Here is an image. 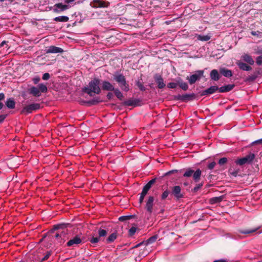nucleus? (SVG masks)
<instances>
[{
	"mask_svg": "<svg viewBox=\"0 0 262 262\" xmlns=\"http://www.w3.org/2000/svg\"><path fill=\"white\" fill-rule=\"evenodd\" d=\"M201 170L200 169H197L192 174L193 180L195 182H198L200 179L201 176Z\"/></svg>",
	"mask_w": 262,
	"mask_h": 262,
	"instance_id": "27",
	"label": "nucleus"
},
{
	"mask_svg": "<svg viewBox=\"0 0 262 262\" xmlns=\"http://www.w3.org/2000/svg\"><path fill=\"white\" fill-rule=\"evenodd\" d=\"M6 105L9 109H13L15 107V102L13 98L7 99L6 101Z\"/></svg>",
	"mask_w": 262,
	"mask_h": 262,
	"instance_id": "25",
	"label": "nucleus"
},
{
	"mask_svg": "<svg viewBox=\"0 0 262 262\" xmlns=\"http://www.w3.org/2000/svg\"><path fill=\"white\" fill-rule=\"evenodd\" d=\"M209 75L210 79L213 81H218L221 78L219 72L216 69L211 70Z\"/></svg>",
	"mask_w": 262,
	"mask_h": 262,
	"instance_id": "19",
	"label": "nucleus"
},
{
	"mask_svg": "<svg viewBox=\"0 0 262 262\" xmlns=\"http://www.w3.org/2000/svg\"><path fill=\"white\" fill-rule=\"evenodd\" d=\"M40 108V104L37 103H33L25 106L22 112L26 114L31 113L33 111H36Z\"/></svg>",
	"mask_w": 262,
	"mask_h": 262,
	"instance_id": "9",
	"label": "nucleus"
},
{
	"mask_svg": "<svg viewBox=\"0 0 262 262\" xmlns=\"http://www.w3.org/2000/svg\"><path fill=\"white\" fill-rule=\"evenodd\" d=\"M223 200V196H216L210 199V202L212 204H216L221 202Z\"/></svg>",
	"mask_w": 262,
	"mask_h": 262,
	"instance_id": "32",
	"label": "nucleus"
},
{
	"mask_svg": "<svg viewBox=\"0 0 262 262\" xmlns=\"http://www.w3.org/2000/svg\"><path fill=\"white\" fill-rule=\"evenodd\" d=\"M70 7V6L68 5L63 4L62 3H57L54 5L53 11L55 13H59L69 9Z\"/></svg>",
	"mask_w": 262,
	"mask_h": 262,
	"instance_id": "10",
	"label": "nucleus"
},
{
	"mask_svg": "<svg viewBox=\"0 0 262 262\" xmlns=\"http://www.w3.org/2000/svg\"><path fill=\"white\" fill-rule=\"evenodd\" d=\"M145 245V241H143L141 243H140L139 244H137L135 247H139L142 245Z\"/></svg>",
	"mask_w": 262,
	"mask_h": 262,
	"instance_id": "61",
	"label": "nucleus"
},
{
	"mask_svg": "<svg viewBox=\"0 0 262 262\" xmlns=\"http://www.w3.org/2000/svg\"><path fill=\"white\" fill-rule=\"evenodd\" d=\"M69 20V17L62 15L56 17L54 18V20L57 22H63L66 23Z\"/></svg>",
	"mask_w": 262,
	"mask_h": 262,
	"instance_id": "29",
	"label": "nucleus"
},
{
	"mask_svg": "<svg viewBox=\"0 0 262 262\" xmlns=\"http://www.w3.org/2000/svg\"><path fill=\"white\" fill-rule=\"evenodd\" d=\"M101 240V238H100V237L98 236H93L92 237H90L89 238V241L93 244H97L98 243V242H99Z\"/></svg>",
	"mask_w": 262,
	"mask_h": 262,
	"instance_id": "36",
	"label": "nucleus"
},
{
	"mask_svg": "<svg viewBox=\"0 0 262 262\" xmlns=\"http://www.w3.org/2000/svg\"><path fill=\"white\" fill-rule=\"evenodd\" d=\"M146 195L145 194L141 192L140 193V198H139V203L140 204H141L143 203V200H144V197Z\"/></svg>",
	"mask_w": 262,
	"mask_h": 262,
	"instance_id": "54",
	"label": "nucleus"
},
{
	"mask_svg": "<svg viewBox=\"0 0 262 262\" xmlns=\"http://www.w3.org/2000/svg\"><path fill=\"white\" fill-rule=\"evenodd\" d=\"M8 42V41L4 40L0 44V47H3L5 45H6Z\"/></svg>",
	"mask_w": 262,
	"mask_h": 262,
	"instance_id": "62",
	"label": "nucleus"
},
{
	"mask_svg": "<svg viewBox=\"0 0 262 262\" xmlns=\"http://www.w3.org/2000/svg\"><path fill=\"white\" fill-rule=\"evenodd\" d=\"M155 80L157 84V86L159 89H163L165 87V84L164 82L163 79L161 75L160 74H156L154 76Z\"/></svg>",
	"mask_w": 262,
	"mask_h": 262,
	"instance_id": "18",
	"label": "nucleus"
},
{
	"mask_svg": "<svg viewBox=\"0 0 262 262\" xmlns=\"http://www.w3.org/2000/svg\"><path fill=\"white\" fill-rule=\"evenodd\" d=\"M177 81L179 83V86L184 91H187L188 89V84L187 82H184L181 78H178Z\"/></svg>",
	"mask_w": 262,
	"mask_h": 262,
	"instance_id": "24",
	"label": "nucleus"
},
{
	"mask_svg": "<svg viewBox=\"0 0 262 262\" xmlns=\"http://www.w3.org/2000/svg\"><path fill=\"white\" fill-rule=\"evenodd\" d=\"M230 174H231V176L234 177H236L237 176H238V170H234L233 171H231V170H230Z\"/></svg>",
	"mask_w": 262,
	"mask_h": 262,
	"instance_id": "53",
	"label": "nucleus"
},
{
	"mask_svg": "<svg viewBox=\"0 0 262 262\" xmlns=\"http://www.w3.org/2000/svg\"><path fill=\"white\" fill-rule=\"evenodd\" d=\"M67 227L66 224H58L54 226L55 229H58L60 228H64Z\"/></svg>",
	"mask_w": 262,
	"mask_h": 262,
	"instance_id": "49",
	"label": "nucleus"
},
{
	"mask_svg": "<svg viewBox=\"0 0 262 262\" xmlns=\"http://www.w3.org/2000/svg\"><path fill=\"white\" fill-rule=\"evenodd\" d=\"M171 190L172 194L177 200L184 198V194L181 193V188L180 186H174L172 187Z\"/></svg>",
	"mask_w": 262,
	"mask_h": 262,
	"instance_id": "12",
	"label": "nucleus"
},
{
	"mask_svg": "<svg viewBox=\"0 0 262 262\" xmlns=\"http://www.w3.org/2000/svg\"><path fill=\"white\" fill-rule=\"evenodd\" d=\"M101 79L98 77H95L91 80L86 86L82 89V91L88 94L90 96H93L94 94H99L101 92L100 84H101Z\"/></svg>",
	"mask_w": 262,
	"mask_h": 262,
	"instance_id": "1",
	"label": "nucleus"
},
{
	"mask_svg": "<svg viewBox=\"0 0 262 262\" xmlns=\"http://www.w3.org/2000/svg\"><path fill=\"white\" fill-rule=\"evenodd\" d=\"M113 79L118 84L122 91L125 92H127L129 91V85L123 74L116 73L114 75Z\"/></svg>",
	"mask_w": 262,
	"mask_h": 262,
	"instance_id": "3",
	"label": "nucleus"
},
{
	"mask_svg": "<svg viewBox=\"0 0 262 262\" xmlns=\"http://www.w3.org/2000/svg\"><path fill=\"white\" fill-rule=\"evenodd\" d=\"M227 161H228V160H227V158H225V157L222 158L219 160V164L220 165H223L225 164V163H226Z\"/></svg>",
	"mask_w": 262,
	"mask_h": 262,
	"instance_id": "47",
	"label": "nucleus"
},
{
	"mask_svg": "<svg viewBox=\"0 0 262 262\" xmlns=\"http://www.w3.org/2000/svg\"><path fill=\"white\" fill-rule=\"evenodd\" d=\"M51 251H47L45 255L41 259V261H43L47 260L51 255Z\"/></svg>",
	"mask_w": 262,
	"mask_h": 262,
	"instance_id": "42",
	"label": "nucleus"
},
{
	"mask_svg": "<svg viewBox=\"0 0 262 262\" xmlns=\"http://www.w3.org/2000/svg\"><path fill=\"white\" fill-rule=\"evenodd\" d=\"M259 227H256L250 229H239L238 232L241 234H247L255 232L256 231Z\"/></svg>",
	"mask_w": 262,
	"mask_h": 262,
	"instance_id": "26",
	"label": "nucleus"
},
{
	"mask_svg": "<svg viewBox=\"0 0 262 262\" xmlns=\"http://www.w3.org/2000/svg\"><path fill=\"white\" fill-rule=\"evenodd\" d=\"M255 158V155L253 153H250L245 157L238 159L235 161L237 165L242 166L245 164H251Z\"/></svg>",
	"mask_w": 262,
	"mask_h": 262,
	"instance_id": "5",
	"label": "nucleus"
},
{
	"mask_svg": "<svg viewBox=\"0 0 262 262\" xmlns=\"http://www.w3.org/2000/svg\"><path fill=\"white\" fill-rule=\"evenodd\" d=\"M101 102V99L99 97H96L94 98L93 99L88 101L86 103L89 104V105H96L99 103Z\"/></svg>",
	"mask_w": 262,
	"mask_h": 262,
	"instance_id": "31",
	"label": "nucleus"
},
{
	"mask_svg": "<svg viewBox=\"0 0 262 262\" xmlns=\"http://www.w3.org/2000/svg\"><path fill=\"white\" fill-rule=\"evenodd\" d=\"M220 72L221 74L224 75L226 77H231L232 76L233 74L232 71L226 68H221L220 70Z\"/></svg>",
	"mask_w": 262,
	"mask_h": 262,
	"instance_id": "23",
	"label": "nucleus"
},
{
	"mask_svg": "<svg viewBox=\"0 0 262 262\" xmlns=\"http://www.w3.org/2000/svg\"><path fill=\"white\" fill-rule=\"evenodd\" d=\"M256 63L257 66H260L262 64V55L257 56L255 59Z\"/></svg>",
	"mask_w": 262,
	"mask_h": 262,
	"instance_id": "43",
	"label": "nucleus"
},
{
	"mask_svg": "<svg viewBox=\"0 0 262 262\" xmlns=\"http://www.w3.org/2000/svg\"><path fill=\"white\" fill-rule=\"evenodd\" d=\"M176 81V82H169L167 85V88L169 89L176 88L178 86V85H179V83L177 82V80Z\"/></svg>",
	"mask_w": 262,
	"mask_h": 262,
	"instance_id": "40",
	"label": "nucleus"
},
{
	"mask_svg": "<svg viewBox=\"0 0 262 262\" xmlns=\"http://www.w3.org/2000/svg\"><path fill=\"white\" fill-rule=\"evenodd\" d=\"M157 238H158L157 235H155L149 237L146 241H145V245L147 246V245H148L154 243L156 241Z\"/></svg>",
	"mask_w": 262,
	"mask_h": 262,
	"instance_id": "33",
	"label": "nucleus"
},
{
	"mask_svg": "<svg viewBox=\"0 0 262 262\" xmlns=\"http://www.w3.org/2000/svg\"><path fill=\"white\" fill-rule=\"evenodd\" d=\"M134 217V215H124L120 216L118 220L120 222H126L128 220L133 219Z\"/></svg>",
	"mask_w": 262,
	"mask_h": 262,
	"instance_id": "34",
	"label": "nucleus"
},
{
	"mask_svg": "<svg viewBox=\"0 0 262 262\" xmlns=\"http://www.w3.org/2000/svg\"><path fill=\"white\" fill-rule=\"evenodd\" d=\"M241 60L236 62L239 69L244 71H250L252 70L251 66L254 63V60L252 56L248 54L244 53L241 57Z\"/></svg>",
	"mask_w": 262,
	"mask_h": 262,
	"instance_id": "2",
	"label": "nucleus"
},
{
	"mask_svg": "<svg viewBox=\"0 0 262 262\" xmlns=\"http://www.w3.org/2000/svg\"><path fill=\"white\" fill-rule=\"evenodd\" d=\"M251 34L253 36H256L259 38L262 37V32L259 31H251Z\"/></svg>",
	"mask_w": 262,
	"mask_h": 262,
	"instance_id": "46",
	"label": "nucleus"
},
{
	"mask_svg": "<svg viewBox=\"0 0 262 262\" xmlns=\"http://www.w3.org/2000/svg\"><path fill=\"white\" fill-rule=\"evenodd\" d=\"M156 178L153 179L149 181L143 188L142 191L141 192L147 194L148 191L151 187L152 185L155 183L156 182Z\"/></svg>",
	"mask_w": 262,
	"mask_h": 262,
	"instance_id": "20",
	"label": "nucleus"
},
{
	"mask_svg": "<svg viewBox=\"0 0 262 262\" xmlns=\"http://www.w3.org/2000/svg\"><path fill=\"white\" fill-rule=\"evenodd\" d=\"M235 86L233 84H229L219 88V92L220 93H226L231 91Z\"/></svg>",
	"mask_w": 262,
	"mask_h": 262,
	"instance_id": "21",
	"label": "nucleus"
},
{
	"mask_svg": "<svg viewBox=\"0 0 262 262\" xmlns=\"http://www.w3.org/2000/svg\"><path fill=\"white\" fill-rule=\"evenodd\" d=\"M117 233L114 232L112 233L106 239V242L107 243H111L113 242L117 238Z\"/></svg>",
	"mask_w": 262,
	"mask_h": 262,
	"instance_id": "35",
	"label": "nucleus"
},
{
	"mask_svg": "<svg viewBox=\"0 0 262 262\" xmlns=\"http://www.w3.org/2000/svg\"><path fill=\"white\" fill-rule=\"evenodd\" d=\"M40 77L39 76H35L32 78V81L35 84H37L40 81Z\"/></svg>",
	"mask_w": 262,
	"mask_h": 262,
	"instance_id": "52",
	"label": "nucleus"
},
{
	"mask_svg": "<svg viewBox=\"0 0 262 262\" xmlns=\"http://www.w3.org/2000/svg\"><path fill=\"white\" fill-rule=\"evenodd\" d=\"M50 78V75L48 73H45L42 77L43 80H47Z\"/></svg>",
	"mask_w": 262,
	"mask_h": 262,
	"instance_id": "51",
	"label": "nucleus"
},
{
	"mask_svg": "<svg viewBox=\"0 0 262 262\" xmlns=\"http://www.w3.org/2000/svg\"><path fill=\"white\" fill-rule=\"evenodd\" d=\"M169 194V191L168 190H165L161 195V199L165 200L166 199Z\"/></svg>",
	"mask_w": 262,
	"mask_h": 262,
	"instance_id": "44",
	"label": "nucleus"
},
{
	"mask_svg": "<svg viewBox=\"0 0 262 262\" xmlns=\"http://www.w3.org/2000/svg\"><path fill=\"white\" fill-rule=\"evenodd\" d=\"M66 234L64 231H62L61 233H57L55 235L56 238L58 240V242L60 244L63 243L64 240L62 238Z\"/></svg>",
	"mask_w": 262,
	"mask_h": 262,
	"instance_id": "28",
	"label": "nucleus"
},
{
	"mask_svg": "<svg viewBox=\"0 0 262 262\" xmlns=\"http://www.w3.org/2000/svg\"><path fill=\"white\" fill-rule=\"evenodd\" d=\"M81 243V238L79 235H77L67 242V246L68 247H71L74 245H79Z\"/></svg>",
	"mask_w": 262,
	"mask_h": 262,
	"instance_id": "15",
	"label": "nucleus"
},
{
	"mask_svg": "<svg viewBox=\"0 0 262 262\" xmlns=\"http://www.w3.org/2000/svg\"><path fill=\"white\" fill-rule=\"evenodd\" d=\"M92 7L97 8H107L110 5V3L102 0H93L92 3Z\"/></svg>",
	"mask_w": 262,
	"mask_h": 262,
	"instance_id": "11",
	"label": "nucleus"
},
{
	"mask_svg": "<svg viewBox=\"0 0 262 262\" xmlns=\"http://www.w3.org/2000/svg\"><path fill=\"white\" fill-rule=\"evenodd\" d=\"M102 89L104 91H113L115 88L113 85L108 81L103 80L101 82Z\"/></svg>",
	"mask_w": 262,
	"mask_h": 262,
	"instance_id": "17",
	"label": "nucleus"
},
{
	"mask_svg": "<svg viewBox=\"0 0 262 262\" xmlns=\"http://www.w3.org/2000/svg\"><path fill=\"white\" fill-rule=\"evenodd\" d=\"M195 98L194 93L185 94L183 95L178 94L174 96L176 100L181 101L182 102H187L194 100Z\"/></svg>",
	"mask_w": 262,
	"mask_h": 262,
	"instance_id": "6",
	"label": "nucleus"
},
{
	"mask_svg": "<svg viewBox=\"0 0 262 262\" xmlns=\"http://www.w3.org/2000/svg\"><path fill=\"white\" fill-rule=\"evenodd\" d=\"M28 91L30 94L39 97L41 95V93H46L48 91V88L45 84L41 83H39L37 86H31Z\"/></svg>",
	"mask_w": 262,
	"mask_h": 262,
	"instance_id": "4",
	"label": "nucleus"
},
{
	"mask_svg": "<svg viewBox=\"0 0 262 262\" xmlns=\"http://www.w3.org/2000/svg\"><path fill=\"white\" fill-rule=\"evenodd\" d=\"M177 170H171V171H169L168 172H167L166 173H165V176H167V175H169L172 173H173V172H177Z\"/></svg>",
	"mask_w": 262,
	"mask_h": 262,
	"instance_id": "59",
	"label": "nucleus"
},
{
	"mask_svg": "<svg viewBox=\"0 0 262 262\" xmlns=\"http://www.w3.org/2000/svg\"><path fill=\"white\" fill-rule=\"evenodd\" d=\"M46 53H52V54H57V53H61L63 52V50L59 47H57L54 46H51L47 47L45 50Z\"/></svg>",
	"mask_w": 262,
	"mask_h": 262,
	"instance_id": "13",
	"label": "nucleus"
},
{
	"mask_svg": "<svg viewBox=\"0 0 262 262\" xmlns=\"http://www.w3.org/2000/svg\"><path fill=\"white\" fill-rule=\"evenodd\" d=\"M194 172V170L191 168L187 169L184 173L183 174V176L184 177H190L192 176Z\"/></svg>",
	"mask_w": 262,
	"mask_h": 262,
	"instance_id": "38",
	"label": "nucleus"
},
{
	"mask_svg": "<svg viewBox=\"0 0 262 262\" xmlns=\"http://www.w3.org/2000/svg\"><path fill=\"white\" fill-rule=\"evenodd\" d=\"M213 262H226V260L224 259H220L218 260H215L213 261Z\"/></svg>",
	"mask_w": 262,
	"mask_h": 262,
	"instance_id": "63",
	"label": "nucleus"
},
{
	"mask_svg": "<svg viewBox=\"0 0 262 262\" xmlns=\"http://www.w3.org/2000/svg\"><path fill=\"white\" fill-rule=\"evenodd\" d=\"M204 71L203 70H198L196 71L194 73L187 77V79L190 84H193L195 83L198 80H199L202 77L204 76Z\"/></svg>",
	"mask_w": 262,
	"mask_h": 262,
	"instance_id": "7",
	"label": "nucleus"
},
{
	"mask_svg": "<svg viewBox=\"0 0 262 262\" xmlns=\"http://www.w3.org/2000/svg\"><path fill=\"white\" fill-rule=\"evenodd\" d=\"M154 202V198L152 196H149L146 203V209L147 211L151 214L153 211V205Z\"/></svg>",
	"mask_w": 262,
	"mask_h": 262,
	"instance_id": "16",
	"label": "nucleus"
},
{
	"mask_svg": "<svg viewBox=\"0 0 262 262\" xmlns=\"http://www.w3.org/2000/svg\"><path fill=\"white\" fill-rule=\"evenodd\" d=\"M113 96V93L111 92H108L106 95V97L108 99L110 100L112 98Z\"/></svg>",
	"mask_w": 262,
	"mask_h": 262,
	"instance_id": "57",
	"label": "nucleus"
},
{
	"mask_svg": "<svg viewBox=\"0 0 262 262\" xmlns=\"http://www.w3.org/2000/svg\"><path fill=\"white\" fill-rule=\"evenodd\" d=\"M197 38L199 40L206 41L209 40L210 39V36L208 35H199L197 37Z\"/></svg>",
	"mask_w": 262,
	"mask_h": 262,
	"instance_id": "37",
	"label": "nucleus"
},
{
	"mask_svg": "<svg viewBox=\"0 0 262 262\" xmlns=\"http://www.w3.org/2000/svg\"><path fill=\"white\" fill-rule=\"evenodd\" d=\"M136 85L139 88V89L142 91H145L146 90L145 87L143 85V84L140 81H137L136 82Z\"/></svg>",
	"mask_w": 262,
	"mask_h": 262,
	"instance_id": "41",
	"label": "nucleus"
},
{
	"mask_svg": "<svg viewBox=\"0 0 262 262\" xmlns=\"http://www.w3.org/2000/svg\"><path fill=\"white\" fill-rule=\"evenodd\" d=\"M261 74L262 70L260 68H257L252 74L248 75L245 78V81L249 82H253L258 78Z\"/></svg>",
	"mask_w": 262,
	"mask_h": 262,
	"instance_id": "8",
	"label": "nucleus"
},
{
	"mask_svg": "<svg viewBox=\"0 0 262 262\" xmlns=\"http://www.w3.org/2000/svg\"><path fill=\"white\" fill-rule=\"evenodd\" d=\"M137 230V228L135 227H132L128 231L129 236H133L135 234Z\"/></svg>",
	"mask_w": 262,
	"mask_h": 262,
	"instance_id": "45",
	"label": "nucleus"
},
{
	"mask_svg": "<svg viewBox=\"0 0 262 262\" xmlns=\"http://www.w3.org/2000/svg\"><path fill=\"white\" fill-rule=\"evenodd\" d=\"M6 116L5 115H0V124L2 123L6 118Z\"/></svg>",
	"mask_w": 262,
	"mask_h": 262,
	"instance_id": "56",
	"label": "nucleus"
},
{
	"mask_svg": "<svg viewBox=\"0 0 262 262\" xmlns=\"http://www.w3.org/2000/svg\"><path fill=\"white\" fill-rule=\"evenodd\" d=\"M5 96L3 93H0V101L3 100L5 99Z\"/></svg>",
	"mask_w": 262,
	"mask_h": 262,
	"instance_id": "60",
	"label": "nucleus"
},
{
	"mask_svg": "<svg viewBox=\"0 0 262 262\" xmlns=\"http://www.w3.org/2000/svg\"><path fill=\"white\" fill-rule=\"evenodd\" d=\"M140 100L138 99H128L124 102L125 105L131 106H137L139 105Z\"/></svg>",
	"mask_w": 262,
	"mask_h": 262,
	"instance_id": "22",
	"label": "nucleus"
},
{
	"mask_svg": "<svg viewBox=\"0 0 262 262\" xmlns=\"http://www.w3.org/2000/svg\"><path fill=\"white\" fill-rule=\"evenodd\" d=\"M219 91V87L216 85H212L209 88L202 91L201 96H207L215 93L216 91Z\"/></svg>",
	"mask_w": 262,
	"mask_h": 262,
	"instance_id": "14",
	"label": "nucleus"
},
{
	"mask_svg": "<svg viewBox=\"0 0 262 262\" xmlns=\"http://www.w3.org/2000/svg\"><path fill=\"white\" fill-rule=\"evenodd\" d=\"M215 165L216 163L215 162H212L208 164V165H207V167L209 169L212 170V169L214 168Z\"/></svg>",
	"mask_w": 262,
	"mask_h": 262,
	"instance_id": "50",
	"label": "nucleus"
},
{
	"mask_svg": "<svg viewBox=\"0 0 262 262\" xmlns=\"http://www.w3.org/2000/svg\"><path fill=\"white\" fill-rule=\"evenodd\" d=\"M116 97L120 100H122L123 98V95L118 88H114L113 91Z\"/></svg>",
	"mask_w": 262,
	"mask_h": 262,
	"instance_id": "30",
	"label": "nucleus"
},
{
	"mask_svg": "<svg viewBox=\"0 0 262 262\" xmlns=\"http://www.w3.org/2000/svg\"><path fill=\"white\" fill-rule=\"evenodd\" d=\"M98 235L100 238L105 237L107 235V231L106 230L100 228L98 231Z\"/></svg>",
	"mask_w": 262,
	"mask_h": 262,
	"instance_id": "39",
	"label": "nucleus"
},
{
	"mask_svg": "<svg viewBox=\"0 0 262 262\" xmlns=\"http://www.w3.org/2000/svg\"><path fill=\"white\" fill-rule=\"evenodd\" d=\"M203 184L202 183L196 184L193 189V192H197L203 186Z\"/></svg>",
	"mask_w": 262,
	"mask_h": 262,
	"instance_id": "48",
	"label": "nucleus"
},
{
	"mask_svg": "<svg viewBox=\"0 0 262 262\" xmlns=\"http://www.w3.org/2000/svg\"><path fill=\"white\" fill-rule=\"evenodd\" d=\"M257 143H258V144H262V139H258V140H257L256 141H254L253 142H252L251 144V145H253L255 144H257Z\"/></svg>",
	"mask_w": 262,
	"mask_h": 262,
	"instance_id": "55",
	"label": "nucleus"
},
{
	"mask_svg": "<svg viewBox=\"0 0 262 262\" xmlns=\"http://www.w3.org/2000/svg\"><path fill=\"white\" fill-rule=\"evenodd\" d=\"M75 0H63L64 2L66 4V5H68L72 4Z\"/></svg>",
	"mask_w": 262,
	"mask_h": 262,
	"instance_id": "58",
	"label": "nucleus"
},
{
	"mask_svg": "<svg viewBox=\"0 0 262 262\" xmlns=\"http://www.w3.org/2000/svg\"><path fill=\"white\" fill-rule=\"evenodd\" d=\"M227 237H229V238H234V239H235V238L234 237H233L232 236H231V235L230 234H227L226 235Z\"/></svg>",
	"mask_w": 262,
	"mask_h": 262,
	"instance_id": "64",
	"label": "nucleus"
}]
</instances>
